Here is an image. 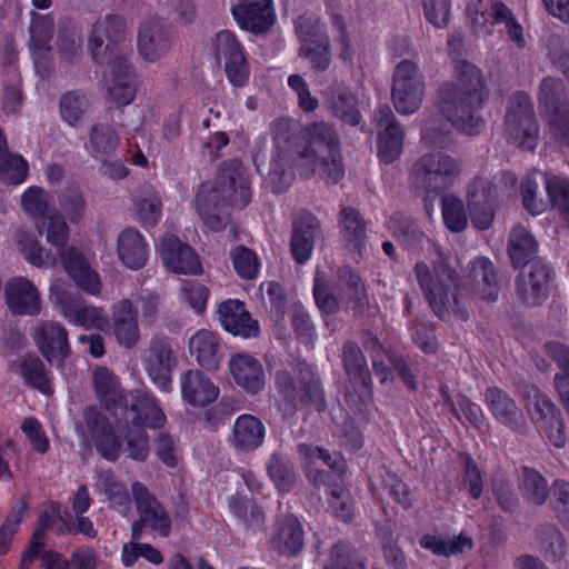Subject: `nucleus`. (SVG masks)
<instances>
[{
    "label": "nucleus",
    "instance_id": "f257e3e1",
    "mask_svg": "<svg viewBox=\"0 0 569 569\" xmlns=\"http://www.w3.org/2000/svg\"><path fill=\"white\" fill-rule=\"evenodd\" d=\"M455 81L445 82L439 88L438 108L458 130L478 134L485 128L479 111L488 98L481 70L467 60H459L455 66Z\"/></svg>",
    "mask_w": 569,
    "mask_h": 569
},
{
    "label": "nucleus",
    "instance_id": "f03ea898",
    "mask_svg": "<svg viewBox=\"0 0 569 569\" xmlns=\"http://www.w3.org/2000/svg\"><path fill=\"white\" fill-rule=\"evenodd\" d=\"M438 259L430 268L426 262L419 261L413 271L419 287L430 308L441 320H448L452 311L461 320H467L469 313L461 302L460 277L449 263L448 258L437 250Z\"/></svg>",
    "mask_w": 569,
    "mask_h": 569
},
{
    "label": "nucleus",
    "instance_id": "7ed1b4c3",
    "mask_svg": "<svg viewBox=\"0 0 569 569\" xmlns=\"http://www.w3.org/2000/svg\"><path fill=\"white\" fill-rule=\"evenodd\" d=\"M298 383L287 370L276 373V387L280 395L278 409L283 418L293 417L302 406H313L319 412L326 410L327 402L320 377L305 362L297 365Z\"/></svg>",
    "mask_w": 569,
    "mask_h": 569
},
{
    "label": "nucleus",
    "instance_id": "20e7f679",
    "mask_svg": "<svg viewBox=\"0 0 569 569\" xmlns=\"http://www.w3.org/2000/svg\"><path fill=\"white\" fill-rule=\"evenodd\" d=\"M523 207L539 214L549 207L569 223V180L533 170L521 183Z\"/></svg>",
    "mask_w": 569,
    "mask_h": 569
},
{
    "label": "nucleus",
    "instance_id": "39448f33",
    "mask_svg": "<svg viewBox=\"0 0 569 569\" xmlns=\"http://www.w3.org/2000/svg\"><path fill=\"white\" fill-rule=\"evenodd\" d=\"M459 161L443 151L422 154L412 166L410 179L417 188L440 193L460 176Z\"/></svg>",
    "mask_w": 569,
    "mask_h": 569
},
{
    "label": "nucleus",
    "instance_id": "423d86ee",
    "mask_svg": "<svg viewBox=\"0 0 569 569\" xmlns=\"http://www.w3.org/2000/svg\"><path fill=\"white\" fill-rule=\"evenodd\" d=\"M128 27L124 17L110 13L99 18L92 26L89 48L98 64H109L127 57L121 43L126 40Z\"/></svg>",
    "mask_w": 569,
    "mask_h": 569
},
{
    "label": "nucleus",
    "instance_id": "0eeeda50",
    "mask_svg": "<svg viewBox=\"0 0 569 569\" xmlns=\"http://www.w3.org/2000/svg\"><path fill=\"white\" fill-rule=\"evenodd\" d=\"M132 497L139 516L131 523L132 540H140L144 529H149L162 538L169 537L171 517L158 498L139 481L132 483Z\"/></svg>",
    "mask_w": 569,
    "mask_h": 569
},
{
    "label": "nucleus",
    "instance_id": "6e6552de",
    "mask_svg": "<svg viewBox=\"0 0 569 569\" xmlns=\"http://www.w3.org/2000/svg\"><path fill=\"white\" fill-rule=\"evenodd\" d=\"M505 131L515 146L530 151L536 148L539 127L531 99L525 92H517L510 98L505 117Z\"/></svg>",
    "mask_w": 569,
    "mask_h": 569
},
{
    "label": "nucleus",
    "instance_id": "1a4fd4ad",
    "mask_svg": "<svg viewBox=\"0 0 569 569\" xmlns=\"http://www.w3.org/2000/svg\"><path fill=\"white\" fill-rule=\"evenodd\" d=\"M392 102L401 114H412L422 104L425 77L419 67L405 59L395 69L391 88Z\"/></svg>",
    "mask_w": 569,
    "mask_h": 569
},
{
    "label": "nucleus",
    "instance_id": "9d476101",
    "mask_svg": "<svg viewBox=\"0 0 569 569\" xmlns=\"http://www.w3.org/2000/svg\"><path fill=\"white\" fill-rule=\"evenodd\" d=\"M296 32L300 42L299 54L311 63L312 69L325 71L331 62L330 41L317 20L299 17Z\"/></svg>",
    "mask_w": 569,
    "mask_h": 569
},
{
    "label": "nucleus",
    "instance_id": "9b49d317",
    "mask_svg": "<svg viewBox=\"0 0 569 569\" xmlns=\"http://www.w3.org/2000/svg\"><path fill=\"white\" fill-rule=\"evenodd\" d=\"M553 272L543 260L522 267L516 278L518 298L529 307L542 305L549 296Z\"/></svg>",
    "mask_w": 569,
    "mask_h": 569
},
{
    "label": "nucleus",
    "instance_id": "f8f14e48",
    "mask_svg": "<svg viewBox=\"0 0 569 569\" xmlns=\"http://www.w3.org/2000/svg\"><path fill=\"white\" fill-rule=\"evenodd\" d=\"M143 368L152 382L161 390L168 391L172 382V370L178 360L168 338H151L142 359Z\"/></svg>",
    "mask_w": 569,
    "mask_h": 569
},
{
    "label": "nucleus",
    "instance_id": "ddd939ff",
    "mask_svg": "<svg viewBox=\"0 0 569 569\" xmlns=\"http://www.w3.org/2000/svg\"><path fill=\"white\" fill-rule=\"evenodd\" d=\"M119 425L134 428H161L166 422V416L157 405L153 397L134 390L129 392V397L116 418Z\"/></svg>",
    "mask_w": 569,
    "mask_h": 569
},
{
    "label": "nucleus",
    "instance_id": "4468645a",
    "mask_svg": "<svg viewBox=\"0 0 569 569\" xmlns=\"http://www.w3.org/2000/svg\"><path fill=\"white\" fill-rule=\"evenodd\" d=\"M214 58L223 60L224 71L231 84L243 87L248 80L249 68L243 48L230 30L219 31L213 39Z\"/></svg>",
    "mask_w": 569,
    "mask_h": 569
},
{
    "label": "nucleus",
    "instance_id": "2eb2a0df",
    "mask_svg": "<svg viewBox=\"0 0 569 569\" xmlns=\"http://www.w3.org/2000/svg\"><path fill=\"white\" fill-rule=\"evenodd\" d=\"M217 193L233 206L244 208L250 202L251 192L244 168L238 159L221 163L214 182Z\"/></svg>",
    "mask_w": 569,
    "mask_h": 569
},
{
    "label": "nucleus",
    "instance_id": "dca6fc26",
    "mask_svg": "<svg viewBox=\"0 0 569 569\" xmlns=\"http://www.w3.org/2000/svg\"><path fill=\"white\" fill-rule=\"evenodd\" d=\"M373 120L378 128V157L383 163H392L402 152L405 131L388 104L375 111Z\"/></svg>",
    "mask_w": 569,
    "mask_h": 569
},
{
    "label": "nucleus",
    "instance_id": "f3484780",
    "mask_svg": "<svg viewBox=\"0 0 569 569\" xmlns=\"http://www.w3.org/2000/svg\"><path fill=\"white\" fill-rule=\"evenodd\" d=\"M497 187L482 177L475 178L468 189V209L472 224L480 230L488 229L497 207Z\"/></svg>",
    "mask_w": 569,
    "mask_h": 569
},
{
    "label": "nucleus",
    "instance_id": "a211bd4d",
    "mask_svg": "<svg viewBox=\"0 0 569 569\" xmlns=\"http://www.w3.org/2000/svg\"><path fill=\"white\" fill-rule=\"evenodd\" d=\"M231 14L242 30L253 34L266 33L276 20L271 0H239L232 4Z\"/></svg>",
    "mask_w": 569,
    "mask_h": 569
},
{
    "label": "nucleus",
    "instance_id": "6ab92c4d",
    "mask_svg": "<svg viewBox=\"0 0 569 569\" xmlns=\"http://www.w3.org/2000/svg\"><path fill=\"white\" fill-rule=\"evenodd\" d=\"M465 289L470 295L488 302H495L500 291L498 269L486 257H479L469 264Z\"/></svg>",
    "mask_w": 569,
    "mask_h": 569
},
{
    "label": "nucleus",
    "instance_id": "aec40b11",
    "mask_svg": "<svg viewBox=\"0 0 569 569\" xmlns=\"http://www.w3.org/2000/svg\"><path fill=\"white\" fill-rule=\"evenodd\" d=\"M83 419L97 451L104 459L116 461L119 458L122 441L111 422L93 407L84 410Z\"/></svg>",
    "mask_w": 569,
    "mask_h": 569
},
{
    "label": "nucleus",
    "instance_id": "412c9836",
    "mask_svg": "<svg viewBox=\"0 0 569 569\" xmlns=\"http://www.w3.org/2000/svg\"><path fill=\"white\" fill-rule=\"evenodd\" d=\"M172 34L158 18H150L140 23L138 30V51L143 60L156 62L170 50Z\"/></svg>",
    "mask_w": 569,
    "mask_h": 569
},
{
    "label": "nucleus",
    "instance_id": "4be33fe9",
    "mask_svg": "<svg viewBox=\"0 0 569 569\" xmlns=\"http://www.w3.org/2000/svg\"><path fill=\"white\" fill-rule=\"evenodd\" d=\"M230 206L233 204L217 193L211 182L200 184L196 196V207L201 220L210 230L217 232L227 226Z\"/></svg>",
    "mask_w": 569,
    "mask_h": 569
},
{
    "label": "nucleus",
    "instance_id": "5701e85b",
    "mask_svg": "<svg viewBox=\"0 0 569 569\" xmlns=\"http://www.w3.org/2000/svg\"><path fill=\"white\" fill-rule=\"evenodd\" d=\"M230 375L238 387L257 395L266 385V372L260 360L249 353H236L229 360Z\"/></svg>",
    "mask_w": 569,
    "mask_h": 569
},
{
    "label": "nucleus",
    "instance_id": "b1692460",
    "mask_svg": "<svg viewBox=\"0 0 569 569\" xmlns=\"http://www.w3.org/2000/svg\"><path fill=\"white\" fill-rule=\"evenodd\" d=\"M50 293L60 312L69 321L86 328H101L107 323V317L101 308L82 306L78 299L66 297L59 286H52Z\"/></svg>",
    "mask_w": 569,
    "mask_h": 569
},
{
    "label": "nucleus",
    "instance_id": "393cba45",
    "mask_svg": "<svg viewBox=\"0 0 569 569\" xmlns=\"http://www.w3.org/2000/svg\"><path fill=\"white\" fill-rule=\"evenodd\" d=\"M34 340L41 355L49 363L62 366L69 356L67 330L57 322H43L34 329Z\"/></svg>",
    "mask_w": 569,
    "mask_h": 569
},
{
    "label": "nucleus",
    "instance_id": "a878e982",
    "mask_svg": "<svg viewBox=\"0 0 569 569\" xmlns=\"http://www.w3.org/2000/svg\"><path fill=\"white\" fill-rule=\"evenodd\" d=\"M161 253L166 267L174 273L199 274L202 271L193 249L173 234L163 238Z\"/></svg>",
    "mask_w": 569,
    "mask_h": 569
},
{
    "label": "nucleus",
    "instance_id": "bb28decb",
    "mask_svg": "<svg viewBox=\"0 0 569 569\" xmlns=\"http://www.w3.org/2000/svg\"><path fill=\"white\" fill-rule=\"evenodd\" d=\"M486 403L492 416L513 431L522 432L526 419L515 400L502 389L489 387L485 395Z\"/></svg>",
    "mask_w": 569,
    "mask_h": 569
},
{
    "label": "nucleus",
    "instance_id": "cd10ccee",
    "mask_svg": "<svg viewBox=\"0 0 569 569\" xmlns=\"http://www.w3.org/2000/svg\"><path fill=\"white\" fill-rule=\"evenodd\" d=\"M181 397L192 407L203 408L213 402L219 395L209 377L198 369H190L180 377Z\"/></svg>",
    "mask_w": 569,
    "mask_h": 569
},
{
    "label": "nucleus",
    "instance_id": "c85d7f7f",
    "mask_svg": "<svg viewBox=\"0 0 569 569\" xmlns=\"http://www.w3.org/2000/svg\"><path fill=\"white\" fill-rule=\"evenodd\" d=\"M320 233V222L311 213H303L293 221L290 247L297 263L302 264L309 260L315 240Z\"/></svg>",
    "mask_w": 569,
    "mask_h": 569
},
{
    "label": "nucleus",
    "instance_id": "c756f323",
    "mask_svg": "<svg viewBox=\"0 0 569 569\" xmlns=\"http://www.w3.org/2000/svg\"><path fill=\"white\" fill-rule=\"evenodd\" d=\"M342 367L350 381L361 388V395L368 399L372 397L371 375L366 357L353 340H347L341 348Z\"/></svg>",
    "mask_w": 569,
    "mask_h": 569
},
{
    "label": "nucleus",
    "instance_id": "7c9ffc66",
    "mask_svg": "<svg viewBox=\"0 0 569 569\" xmlns=\"http://www.w3.org/2000/svg\"><path fill=\"white\" fill-rule=\"evenodd\" d=\"M218 316L223 329L234 336L249 338L259 333L257 321L244 309V305L237 299L221 302L218 308Z\"/></svg>",
    "mask_w": 569,
    "mask_h": 569
},
{
    "label": "nucleus",
    "instance_id": "2f4dec72",
    "mask_svg": "<svg viewBox=\"0 0 569 569\" xmlns=\"http://www.w3.org/2000/svg\"><path fill=\"white\" fill-rule=\"evenodd\" d=\"M112 331L118 343L126 349H132L140 340L137 310L129 299H123L113 306Z\"/></svg>",
    "mask_w": 569,
    "mask_h": 569
},
{
    "label": "nucleus",
    "instance_id": "473e14b6",
    "mask_svg": "<svg viewBox=\"0 0 569 569\" xmlns=\"http://www.w3.org/2000/svg\"><path fill=\"white\" fill-rule=\"evenodd\" d=\"M93 386L101 406L117 418L129 397L118 378L108 368L98 367L93 372Z\"/></svg>",
    "mask_w": 569,
    "mask_h": 569
},
{
    "label": "nucleus",
    "instance_id": "72a5a7b5",
    "mask_svg": "<svg viewBox=\"0 0 569 569\" xmlns=\"http://www.w3.org/2000/svg\"><path fill=\"white\" fill-rule=\"evenodd\" d=\"M60 256L64 270L81 290L89 295L100 292V278L80 252L69 248L62 250Z\"/></svg>",
    "mask_w": 569,
    "mask_h": 569
},
{
    "label": "nucleus",
    "instance_id": "f704fd0d",
    "mask_svg": "<svg viewBox=\"0 0 569 569\" xmlns=\"http://www.w3.org/2000/svg\"><path fill=\"white\" fill-rule=\"evenodd\" d=\"M108 66L111 68L108 84L109 98L117 104H129L136 94V79L128 57L116 59Z\"/></svg>",
    "mask_w": 569,
    "mask_h": 569
},
{
    "label": "nucleus",
    "instance_id": "c9c22d12",
    "mask_svg": "<svg viewBox=\"0 0 569 569\" xmlns=\"http://www.w3.org/2000/svg\"><path fill=\"white\" fill-rule=\"evenodd\" d=\"M6 300L9 309L17 315H38L40 299L36 287L23 278L14 279L6 287Z\"/></svg>",
    "mask_w": 569,
    "mask_h": 569
},
{
    "label": "nucleus",
    "instance_id": "e433bc0d",
    "mask_svg": "<svg viewBox=\"0 0 569 569\" xmlns=\"http://www.w3.org/2000/svg\"><path fill=\"white\" fill-rule=\"evenodd\" d=\"M266 428L263 422L252 415L239 416L233 425L231 443L240 451H252L264 441Z\"/></svg>",
    "mask_w": 569,
    "mask_h": 569
},
{
    "label": "nucleus",
    "instance_id": "4c0bfd02",
    "mask_svg": "<svg viewBox=\"0 0 569 569\" xmlns=\"http://www.w3.org/2000/svg\"><path fill=\"white\" fill-rule=\"evenodd\" d=\"M272 548L280 555L295 557L303 548L301 523L292 515H287L278 522L277 532L271 538Z\"/></svg>",
    "mask_w": 569,
    "mask_h": 569
},
{
    "label": "nucleus",
    "instance_id": "58836bf2",
    "mask_svg": "<svg viewBox=\"0 0 569 569\" xmlns=\"http://www.w3.org/2000/svg\"><path fill=\"white\" fill-rule=\"evenodd\" d=\"M47 519V513L41 516L40 526L33 531L30 546L28 550L22 555L21 566L27 568L34 558L39 557L42 567L47 569H68V560H64L60 552L53 550L41 551L44 545Z\"/></svg>",
    "mask_w": 569,
    "mask_h": 569
},
{
    "label": "nucleus",
    "instance_id": "ea45409f",
    "mask_svg": "<svg viewBox=\"0 0 569 569\" xmlns=\"http://www.w3.org/2000/svg\"><path fill=\"white\" fill-rule=\"evenodd\" d=\"M117 252L122 263L133 270L142 268L148 260V246L142 234L133 228L120 232Z\"/></svg>",
    "mask_w": 569,
    "mask_h": 569
},
{
    "label": "nucleus",
    "instance_id": "a19ab883",
    "mask_svg": "<svg viewBox=\"0 0 569 569\" xmlns=\"http://www.w3.org/2000/svg\"><path fill=\"white\" fill-rule=\"evenodd\" d=\"M189 352L203 368L212 370L219 367L220 343L217 336L206 329L198 330L189 340Z\"/></svg>",
    "mask_w": 569,
    "mask_h": 569
},
{
    "label": "nucleus",
    "instance_id": "79ce46f5",
    "mask_svg": "<svg viewBox=\"0 0 569 569\" xmlns=\"http://www.w3.org/2000/svg\"><path fill=\"white\" fill-rule=\"evenodd\" d=\"M539 106L548 117L569 109V93L566 83L557 77H546L539 86Z\"/></svg>",
    "mask_w": 569,
    "mask_h": 569
},
{
    "label": "nucleus",
    "instance_id": "37998d69",
    "mask_svg": "<svg viewBox=\"0 0 569 569\" xmlns=\"http://www.w3.org/2000/svg\"><path fill=\"white\" fill-rule=\"evenodd\" d=\"M308 144L305 147V157L330 154L340 151V140L327 122H315L307 128Z\"/></svg>",
    "mask_w": 569,
    "mask_h": 569
},
{
    "label": "nucleus",
    "instance_id": "c03bdc74",
    "mask_svg": "<svg viewBox=\"0 0 569 569\" xmlns=\"http://www.w3.org/2000/svg\"><path fill=\"white\" fill-rule=\"evenodd\" d=\"M538 243L533 236L523 227H515L509 236L508 252L513 268H522L533 260H542L537 257Z\"/></svg>",
    "mask_w": 569,
    "mask_h": 569
},
{
    "label": "nucleus",
    "instance_id": "a18cd8bd",
    "mask_svg": "<svg viewBox=\"0 0 569 569\" xmlns=\"http://www.w3.org/2000/svg\"><path fill=\"white\" fill-rule=\"evenodd\" d=\"M389 228L392 236L408 250L417 251L422 248L428 240L426 233L421 230L416 220L402 213H395L390 221Z\"/></svg>",
    "mask_w": 569,
    "mask_h": 569
},
{
    "label": "nucleus",
    "instance_id": "49530a36",
    "mask_svg": "<svg viewBox=\"0 0 569 569\" xmlns=\"http://www.w3.org/2000/svg\"><path fill=\"white\" fill-rule=\"evenodd\" d=\"M522 396L537 426L561 416L551 399L535 385H525Z\"/></svg>",
    "mask_w": 569,
    "mask_h": 569
},
{
    "label": "nucleus",
    "instance_id": "de8ad7c7",
    "mask_svg": "<svg viewBox=\"0 0 569 569\" xmlns=\"http://www.w3.org/2000/svg\"><path fill=\"white\" fill-rule=\"evenodd\" d=\"M339 227L348 246L360 251L366 241V221L359 210L343 207L339 212Z\"/></svg>",
    "mask_w": 569,
    "mask_h": 569
},
{
    "label": "nucleus",
    "instance_id": "09e8293b",
    "mask_svg": "<svg viewBox=\"0 0 569 569\" xmlns=\"http://www.w3.org/2000/svg\"><path fill=\"white\" fill-rule=\"evenodd\" d=\"M518 487L523 497L533 505H543L549 497L546 478L536 469L522 466L520 468Z\"/></svg>",
    "mask_w": 569,
    "mask_h": 569
},
{
    "label": "nucleus",
    "instance_id": "8fccbe9b",
    "mask_svg": "<svg viewBox=\"0 0 569 569\" xmlns=\"http://www.w3.org/2000/svg\"><path fill=\"white\" fill-rule=\"evenodd\" d=\"M20 373L26 383L44 395H52L53 389L44 363L37 356H27L20 362Z\"/></svg>",
    "mask_w": 569,
    "mask_h": 569
},
{
    "label": "nucleus",
    "instance_id": "3c124183",
    "mask_svg": "<svg viewBox=\"0 0 569 569\" xmlns=\"http://www.w3.org/2000/svg\"><path fill=\"white\" fill-rule=\"evenodd\" d=\"M268 473L281 492L291 491L298 477L293 462L281 453L271 455L268 462Z\"/></svg>",
    "mask_w": 569,
    "mask_h": 569
},
{
    "label": "nucleus",
    "instance_id": "603ef678",
    "mask_svg": "<svg viewBox=\"0 0 569 569\" xmlns=\"http://www.w3.org/2000/svg\"><path fill=\"white\" fill-rule=\"evenodd\" d=\"M119 141L116 129L108 123L94 124L90 130L89 142L96 158L104 159L111 156L116 151Z\"/></svg>",
    "mask_w": 569,
    "mask_h": 569
},
{
    "label": "nucleus",
    "instance_id": "864d4df0",
    "mask_svg": "<svg viewBox=\"0 0 569 569\" xmlns=\"http://www.w3.org/2000/svg\"><path fill=\"white\" fill-rule=\"evenodd\" d=\"M546 353L557 363L560 372L553 377L558 395L569 392V347L557 341H549L543 347Z\"/></svg>",
    "mask_w": 569,
    "mask_h": 569
},
{
    "label": "nucleus",
    "instance_id": "5fc2aeb1",
    "mask_svg": "<svg viewBox=\"0 0 569 569\" xmlns=\"http://www.w3.org/2000/svg\"><path fill=\"white\" fill-rule=\"evenodd\" d=\"M36 228L40 234H46L47 241L57 247L63 248L69 239V227L63 217L52 213L41 217L36 221Z\"/></svg>",
    "mask_w": 569,
    "mask_h": 569
},
{
    "label": "nucleus",
    "instance_id": "6e6d98bb",
    "mask_svg": "<svg viewBox=\"0 0 569 569\" xmlns=\"http://www.w3.org/2000/svg\"><path fill=\"white\" fill-rule=\"evenodd\" d=\"M513 18V13L503 2L498 0H479V7L472 21L478 26H485L487 22L503 23L506 26Z\"/></svg>",
    "mask_w": 569,
    "mask_h": 569
},
{
    "label": "nucleus",
    "instance_id": "4d7b16f0",
    "mask_svg": "<svg viewBox=\"0 0 569 569\" xmlns=\"http://www.w3.org/2000/svg\"><path fill=\"white\" fill-rule=\"evenodd\" d=\"M87 108L88 101L86 96L80 91H68L60 98V116L62 120L71 127L79 124Z\"/></svg>",
    "mask_w": 569,
    "mask_h": 569
},
{
    "label": "nucleus",
    "instance_id": "13d9d810",
    "mask_svg": "<svg viewBox=\"0 0 569 569\" xmlns=\"http://www.w3.org/2000/svg\"><path fill=\"white\" fill-rule=\"evenodd\" d=\"M18 243L27 261L36 267H54L57 258L50 251L46 250L34 238L28 233L21 232L18 236Z\"/></svg>",
    "mask_w": 569,
    "mask_h": 569
},
{
    "label": "nucleus",
    "instance_id": "bf43d9fd",
    "mask_svg": "<svg viewBox=\"0 0 569 569\" xmlns=\"http://www.w3.org/2000/svg\"><path fill=\"white\" fill-rule=\"evenodd\" d=\"M134 207L137 219L142 224L153 227L158 223L161 216L162 202L157 191L152 189L147 190L144 196L136 200Z\"/></svg>",
    "mask_w": 569,
    "mask_h": 569
},
{
    "label": "nucleus",
    "instance_id": "052dcab7",
    "mask_svg": "<svg viewBox=\"0 0 569 569\" xmlns=\"http://www.w3.org/2000/svg\"><path fill=\"white\" fill-rule=\"evenodd\" d=\"M335 114L346 123L358 126L361 120L357 107V99L351 91L346 88H337L336 97L332 100Z\"/></svg>",
    "mask_w": 569,
    "mask_h": 569
},
{
    "label": "nucleus",
    "instance_id": "680f3d73",
    "mask_svg": "<svg viewBox=\"0 0 569 569\" xmlns=\"http://www.w3.org/2000/svg\"><path fill=\"white\" fill-rule=\"evenodd\" d=\"M471 540L465 537H457L456 539L445 540L441 537L433 535H425L420 539V546L430 550L437 556H450L462 552L465 547L471 548Z\"/></svg>",
    "mask_w": 569,
    "mask_h": 569
},
{
    "label": "nucleus",
    "instance_id": "e2e57ef3",
    "mask_svg": "<svg viewBox=\"0 0 569 569\" xmlns=\"http://www.w3.org/2000/svg\"><path fill=\"white\" fill-rule=\"evenodd\" d=\"M230 258L239 277L246 280L256 278L260 263L253 250L237 246L230 251Z\"/></svg>",
    "mask_w": 569,
    "mask_h": 569
},
{
    "label": "nucleus",
    "instance_id": "0e129e2a",
    "mask_svg": "<svg viewBox=\"0 0 569 569\" xmlns=\"http://www.w3.org/2000/svg\"><path fill=\"white\" fill-rule=\"evenodd\" d=\"M537 538L546 556L557 559L566 553L565 539L555 525H542L537 530Z\"/></svg>",
    "mask_w": 569,
    "mask_h": 569
},
{
    "label": "nucleus",
    "instance_id": "69168bd1",
    "mask_svg": "<svg viewBox=\"0 0 569 569\" xmlns=\"http://www.w3.org/2000/svg\"><path fill=\"white\" fill-rule=\"evenodd\" d=\"M331 566L323 569H365L355 548L347 541L337 542L331 550Z\"/></svg>",
    "mask_w": 569,
    "mask_h": 569
},
{
    "label": "nucleus",
    "instance_id": "338daca9",
    "mask_svg": "<svg viewBox=\"0 0 569 569\" xmlns=\"http://www.w3.org/2000/svg\"><path fill=\"white\" fill-rule=\"evenodd\" d=\"M547 46L552 66L569 80V39L552 34L549 37Z\"/></svg>",
    "mask_w": 569,
    "mask_h": 569
},
{
    "label": "nucleus",
    "instance_id": "774afa93",
    "mask_svg": "<svg viewBox=\"0 0 569 569\" xmlns=\"http://www.w3.org/2000/svg\"><path fill=\"white\" fill-rule=\"evenodd\" d=\"M551 505L556 517L569 529V482L556 480L550 489Z\"/></svg>",
    "mask_w": 569,
    "mask_h": 569
}]
</instances>
